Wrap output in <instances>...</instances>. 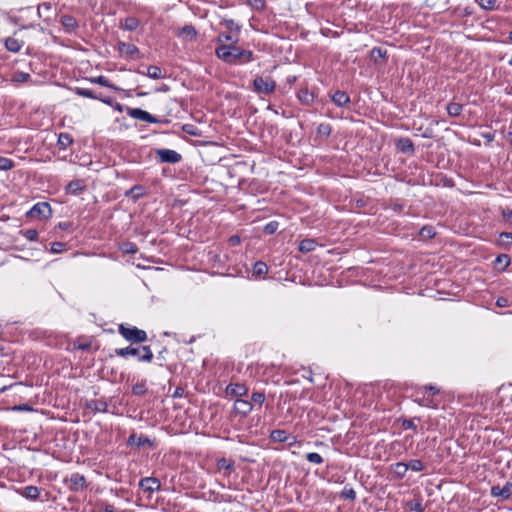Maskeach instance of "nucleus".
I'll return each instance as SVG.
<instances>
[{
  "instance_id": "nucleus-1",
  "label": "nucleus",
  "mask_w": 512,
  "mask_h": 512,
  "mask_svg": "<svg viewBox=\"0 0 512 512\" xmlns=\"http://www.w3.org/2000/svg\"><path fill=\"white\" fill-rule=\"evenodd\" d=\"M115 354L123 358L135 356L138 361L143 362H151L153 359V352L149 346L133 347L130 345L125 348H117L115 349Z\"/></svg>"
},
{
  "instance_id": "nucleus-2",
  "label": "nucleus",
  "mask_w": 512,
  "mask_h": 512,
  "mask_svg": "<svg viewBox=\"0 0 512 512\" xmlns=\"http://www.w3.org/2000/svg\"><path fill=\"white\" fill-rule=\"evenodd\" d=\"M238 52H241V48H239L235 44H233V45L221 44V45H218L215 50L216 56L220 60H222L223 62L228 63V64L238 63L239 55H240Z\"/></svg>"
},
{
  "instance_id": "nucleus-3",
  "label": "nucleus",
  "mask_w": 512,
  "mask_h": 512,
  "mask_svg": "<svg viewBox=\"0 0 512 512\" xmlns=\"http://www.w3.org/2000/svg\"><path fill=\"white\" fill-rule=\"evenodd\" d=\"M119 333L132 343H142L147 340V334L144 330L138 329L134 326L119 325Z\"/></svg>"
},
{
  "instance_id": "nucleus-4",
  "label": "nucleus",
  "mask_w": 512,
  "mask_h": 512,
  "mask_svg": "<svg viewBox=\"0 0 512 512\" xmlns=\"http://www.w3.org/2000/svg\"><path fill=\"white\" fill-rule=\"evenodd\" d=\"M253 87L256 93L269 95L275 91L276 82L268 76H256L253 80Z\"/></svg>"
},
{
  "instance_id": "nucleus-5",
  "label": "nucleus",
  "mask_w": 512,
  "mask_h": 512,
  "mask_svg": "<svg viewBox=\"0 0 512 512\" xmlns=\"http://www.w3.org/2000/svg\"><path fill=\"white\" fill-rule=\"evenodd\" d=\"M51 214L52 209L47 202H38L33 205L26 215L29 218L46 219L49 218Z\"/></svg>"
},
{
  "instance_id": "nucleus-6",
  "label": "nucleus",
  "mask_w": 512,
  "mask_h": 512,
  "mask_svg": "<svg viewBox=\"0 0 512 512\" xmlns=\"http://www.w3.org/2000/svg\"><path fill=\"white\" fill-rule=\"evenodd\" d=\"M127 114L137 120L149 122V123H160V120L155 116L151 115L149 112L142 110L140 108H130L126 109Z\"/></svg>"
},
{
  "instance_id": "nucleus-7",
  "label": "nucleus",
  "mask_w": 512,
  "mask_h": 512,
  "mask_svg": "<svg viewBox=\"0 0 512 512\" xmlns=\"http://www.w3.org/2000/svg\"><path fill=\"white\" fill-rule=\"evenodd\" d=\"M156 155L159 157L160 161L163 163H178L181 161V155L170 149H157Z\"/></svg>"
},
{
  "instance_id": "nucleus-8",
  "label": "nucleus",
  "mask_w": 512,
  "mask_h": 512,
  "mask_svg": "<svg viewBox=\"0 0 512 512\" xmlns=\"http://www.w3.org/2000/svg\"><path fill=\"white\" fill-rule=\"evenodd\" d=\"M139 487L145 492L153 493L160 490L161 483L159 479L155 477H144L139 481Z\"/></svg>"
},
{
  "instance_id": "nucleus-9",
  "label": "nucleus",
  "mask_w": 512,
  "mask_h": 512,
  "mask_svg": "<svg viewBox=\"0 0 512 512\" xmlns=\"http://www.w3.org/2000/svg\"><path fill=\"white\" fill-rule=\"evenodd\" d=\"M127 444L130 446H136L138 448L148 446L152 448L154 446V443L151 439L144 435H137L135 433L131 434L128 437Z\"/></svg>"
},
{
  "instance_id": "nucleus-10",
  "label": "nucleus",
  "mask_w": 512,
  "mask_h": 512,
  "mask_svg": "<svg viewBox=\"0 0 512 512\" xmlns=\"http://www.w3.org/2000/svg\"><path fill=\"white\" fill-rule=\"evenodd\" d=\"M252 409L253 405L248 400L237 399L234 403V411L241 416H247Z\"/></svg>"
},
{
  "instance_id": "nucleus-11",
  "label": "nucleus",
  "mask_w": 512,
  "mask_h": 512,
  "mask_svg": "<svg viewBox=\"0 0 512 512\" xmlns=\"http://www.w3.org/2000/svg\"><path fill=\"white\" fill-rule=\"evenodd\" d=\"M86 188L85 182L82 179H75L70 181L66 186V193L70 195H78Z\"/></svg>"
},
{
  "instance_id": "nucleus-12",
  "label": "nucleus",
  "mask_w": 512,
  "mask_h": 512,
  "mask_svg": "<svg viewBox=\"0 0 512 512\" xmlns=\"http://www.w3.org/2000/svg\"><path fill=\"white\" fill-rule=\"evenodd\" d=\"M118 51L120 52V54L129 58H134L135 55L139 54V49L134 44L126 42L118 43Z\"/></svg>"
},
{
  "instance_id": "nucleus-13",
  "label": "nucleus",
  "mask_w": 512,
  "mask_h": 512,
  "mask_svg": "<svg viewBox=\"0 0 512 512\" xmlns=\"http://www.w3.org/2000/svg\"><path fill=\"white\" fill-rule=\"evenodd\" d=\"M226 394L235 396V397H241L247 394L248 389L245 385L240 383H231L226 387L225 390Z\"/></svg>"
},
{
  "instance_id": "nucleus-14",
  "label": "nucleus",
  "mask_w": 512,
  "mask_h": 512,
  "mask_svg": "<svg viewBox=\"0 0 512 512\" xmlns=\"http://www.w3.org/2000/svg\"><path fill=\"white\" fill-rule=\"evenodd\" d=\"M60 23L67 33H72L78 28V21L72 15H63Z\"/></svg>"
},
{
  "instance_id": "nucleus-15",
  "label": "nucleus",
  "mask_w": 512,
  "mask_h": 512,
  "mask_svg": "<svg viewBox=\"0 0 512 512\" xmlns=\"http://www.w3.org/2000/svg\"><path fill=\"white\" fill-rule=\"evenodd\" d=\"M292 439L293 441L289 443V446H292L295 442H296V438L294 436H289L285 430H280V429H276V430H273L271 433H270V439L273 441V442H285L287 441L288 439Z\"/></svg>"
},
{
  "instance_id": "nucleus-16",
  "label": "nucleus",
  "mask_w": 512,
  "mask_h": 512,
  "mask_svg": "<svg viewBox=\"0 0 512 512\" xmlns=\"http://www.w3.org/2000/svg\"><path fill=\"white\" fill-rule=\"evenodd\" d=\"M512 493V484L506 483L504 487L493 486L491 488V495L494 497H501L502 499H508Z\"/></svg>"
},
{
  "instance_id": "nucleus-17",
  "label": "nucleus",
  "mask_w": 512,
  "mask_h": 512,
  "mask_svg": "<svg viewBox=\"0 0 512 512\" xmlns=\"http://www.w3.org/2000/svg\"><path fill=\"white\" fill-rule=\"evenodd\" d=\"M70 489L73 491H79L86 485V479L79 473H74L69 478Z\"/></svg>"
},
{
  "instance_id": "nucleus-18",
  "label": "nucleus",
  "mask_w": 512,
  "mask_h": 512,
  "mask_svg": "<svg viewBox=\"0 0 512 512\" xmlns=\"http://www.w3.org/2000/svg\"><path fill=\"white\" fill-rule=\"evenodd\" d=\"M332 101L338 107H346L350 104V97L346 92L338 90L332 95Z\"/></svg>"
},
{
  "instance_id": "nucleus-19",
  "label": "nucleus",
  "mask_w": 512,
  "mask_h": 512,
  "mask_svg": "<svg viewBox=\"0 0 512 512\" xmlns=\"http://www.w3.org/2000/svg\"><path fill=\"white\" fill-rule=\"evenodd\" d=\"M86 407L93 413L106 412L108 404L104 400L95 399L88 401Z\"/></svg>"
},
{
  "instance_id": "nucleus-20",
  "label": "nucleus",
  "mask_w": 512,
  "mask_h": 512,
  "mask_svg": "<svg viewBox=\"0 0 512 512\" xmlns=\"http://www.w3.org/2000/svg\"><path fill=\"white\" fill-rule=\"evenodd\" d=\"M396 147L403 153H413L414 152V144L411 139L407 137L399 138L396 142Z\"/></svg>"
},
{
  "instance_id": "nucleus-21",
  "label": "nucleus",
  "mask_w": 512,
  "mask_h": 512,
  "mask_svg": "<svg viewBox=\"0 0 512 512\" xmlns=\"http://www.w3.org/2000/svg\"><path fill=\"white\" fill-rule=\"evenodd\" d=\"M23 46L24 42L15 37H8L5 40V47L10 52L17 53L22 49Z\"/></svg>"
},
{
  "instance_id": "nucleus-22",
  "label": "nucleus",
  "mask_w": 512,
  "mask_h": 512,
  "mask_svg": "<svg viewBox=\"0 0 512 512\" xmlns=\"http://www.w3.org/2000/svg\"><path fill=\"white\" fill-rule=\"evenodd\" d=\"M408 470L409 469L407 463L404 462H397L391 466V473L397 479H402L406 475Z\"/></svg>"
},
{
  "instance_id": "nucleus-23",
  "label": "nucleus",
  "mask_w": 512,
  "mask_h": 512,
  "mask_svg": "<svg viewBox=\"0 0 512 512\" xmlns=\"http://www.w3.org/2000/svg\"><path fill=\"white\" fill-rule=\"evenodd\" d=\"M73 143V138L68 133H60L58 136L57 145L60 149L65 150Z\"/></svg>"
},
{
  "instance_id": "nucleus-24",
  "label": "nucleus",
  "mask_w": 512,
  "mask_h": 512,
  "mask_svg": "<svg viewBox=\"0 0 512 512\" xmlns=\"http://www.w3.org/2000/svg\"><path fill=\"white\" fill-rule=\"evenodd\" d=\"M22 495L30 500H36L40 495V490L36 486H27L23 489Z\"/></svg>"
},
{
  "instance_id": "nucleus-25",
  "label": "nucleus",
  "mask_w": 512,
  "mask_h": 512,
  "mask_svg": "<svg viewBox=\"0 0 512 512\" xmlns=\"http://www.w3.org/2000/svg\"><path fill=\"white\" fill-rule=\"evenodd\" d=\"M317 246L313 239H304L299 243V250L303 253L312 252Z\"/></svg>"
},
{
  "instance_id": "nucleus-26",
  "label": "nucleus",
  "mask_w": 512,
  "mask_h": 512,
  "mask_svg": "<svg viewBox=\"0 0 512 512\" xmlns=\"http://www.w3.org/2000/svg\"><path fill=\"white\" fill-rule=\"evenodd\" d=\"M140 25V21L135 17H127L121 24V27L128 31L136 30Z\"/></svg>"
},
{
  "instance_id": "nucleus-27",
  "label": "nucleus",
  "mask_w": 512,
  "mask_h": 512,
  "mask_svg": "<svg viewBox=\"0 0 512 512\" xmlns=\"http://www.w3.org/2000/svg\"><path fill=\"white\" fill-rule=\"evenodd\" d=\"M268 272V266L266 265V263L262 262V261H257L254 265H253V276H256V277H261V276H264L266 275Z\"/></svg>"
},
{
  "instance_id": "nucleus-28",
  "label": "nucleus",
  "mask_w": 512,
  "mask_h": 512,
  "mask_svg": "<svg viewBox=\"0 0 512 512\" xmlns=\"http://www.w3.org/2000/svg\"><path fill=\"white\" fill-rule=\"evenodd\" d=\"M217 42L219 43V45L225 44V43H230L229 45L236 44L238 42L237 34L233 35V34L221 33L217 37Z\"/></svg>"
},
{
  "instance_id": "nucleus-29",
  "label": "nucleus",
  "mask_w": 512,
  "mask_h": 512,
  "mask_svg": "<svg viewBox=\"0 0 512 512\" xmlns=\"http://www.w3.org/2000/svg\"><path fill=\"white\" fill-rule=\"evenodd\" d=\"M298 98L303 104L309 105L313 102L314 96L307 89H301L298 92Z\"/></svg>"
},
{
  "instance_id": "nucleus-30",
  "label": "nucleus",
  "mask_w": 512,
  "mask_h": 512,
  "mask_svg": "<svg viewBox=\"0 0 512 512\" xmlns=\"http://www.w3.org/2000/svg\"><path fill=\"white\" fill-rule=\"evenodd\" d=\"M238 53L240 54L238 63L245 64L255 60L254 54L250 50L241 49V52Z\"/></svg>"
},
{
  "instance_id": "nucleus-31",
  "label": "nucleus",
  "mask_w": 512,
  "mask_h": 512,
  "mask_svg": "<svg viewBox=\"0 0 512 512\" xmlns=\"http://www.w3.org/2000/svg\"><path fill=\"white\" fill-rule=\"evenodd\" d=\"M462 105L456 102H451L447 105V112L450 116H458L462 112Z\"/></svg>"
},
{
  "instance_id": "nucleus-32",
  "label": "nucleus",
  "mask_w": 512,
  "mask_h": 512,
  "mask_svg": "<svg viewBox=\"0 0 512 512\" xmlns=\"http://www.w3.org/2000/svg\"><path fill=\"white\" fill-rule=\"evenodd\" d=\"M416 403H418L420 406L424 407H430V408H436V404L433 402L432 398L429 396L426 397L425 394H423L422 397H416L414 400Z\"/></svg>"
},
{
  "instance_id": "nucleus-33",
  "label": "nucleus",
  "mask_w": 512,
  "mask_h": 512,
  "mask_svg": "<svg viewBox=\"0 0 512 512\" xmlns=\"http://www.w3.org/2000/svg\"><path fill=\"white\" fill-rule=\"evenodd\" d=\"M147 76L152 79H160L163 77L162 70L158 66L151 65L147 68Z\"/></svg>"
},
{
  "instance_id": "nucleus-34",
  "label": "nucleus",
  "mask_w": 512,
  "mask_h": 512,
  "mask_svg": "<svg viewBox=\"0 0 512 512\" xmlns=\"http://www.w3.org/2000/svg\"><path fill=\"white\" fill-rule=\"evenodd\" d=\"M181 34L188 39H194L197 36L196 29L192 25H185L181 29Z\"/></svg>"
},
{
  "instance_id": "nucleus-35",
  "label": "nucleus",
  "mask_w": 512,
  "mask_h": 512,
  "mask_svg": "<svg viewBox=\"0 0 512 512\" xmlns=\"http://www.w3.org/2000/svg\"><path fill=\"white\" fill-rule=\"evenodd\" d=\"M29 79H30V74L21 72V71L15 72L12 76V81L15 83H24V82H27Z\"/></svg>"
},
{
  "instance_id": "nucleus-36",
  "label": "nucleus",
  "mask_w": 512,
  "mask_h": 512,
  "mask_svg": "<svg viewBox=\"0 0 512 512\" xmlns=\"http://www.w3.org/2000/svg\"><path fill=\"white\" fill-rule=\"evenodd\" d=\"M407 466H408V469H411L412 471H415V472H420V471L424 470V468H425L424 463L419 459H413V460L409 461V463H407Z\"/></svg>"
},
{
  "instance_id": "nucleus-37",
  "label": "nucleus",
  "mask_w": 512,
  "mask_h": 512,
  "mask_svg": "<svg viewBox=\"0 0 512 512\" xmlns=\"http://www.w3.org/2000/svg\"><path fill=\"white\" fill-rule=\"evenodd\" d=\"M341 497L344 499L354 501L356 499V492L352 487L346 485L341 492Z\"/></svg>"
},
{
  "instance_id": "nucleus-38",
  "label": "nucleus",
  "mask_w": 512,
  "mask_h": 512,
  "mask_svg": "<svg viewBox=\"0 0 512 512\" xmlns=\"http://www.w3.org/2000/svg\"><path fill=\"white\" fill-rule=\"evenodd\" d=\"M306 459L310 463L317 464V465H320L324 462L323 457L319 453H316V452L307 453Z\"/></svg>"
},
{
  "instance_id": "nucleus-39",
  "label": "nucleus",
  "mask_w": 512,
  "mask_h": 512,
  "mask_svg": "<svg viewBox=\"0 0 512 512\" xmlns=\"http://www.w3.org/2000/svg\"><path fill=\"white\" fill-rule=\"evenodd\" d=\"M144 194L143 187L140 185L133 186L127 193V196H132L134 199L141 197Z\"/></svg>"
},
{
  "instance_id": "nucleus-40",
  "label": "nucleus",
  "mask_w": 512,
  "mask_h": 512,
  "mask_svg": "<svg viewBox=\"0 0 512 512\" xmlns=\"http://www.w3.org/2000/svg\"><path fill=\"white\" fill-rule=\"evenodd\" d=\"M14 167V162L7 157H0V170L8 171Z\"/></svg>"
},
{
  "instance_id": "nucleus-41",
  "label": "nucleus",
  "mask_w": 512,
  "mask_h": 512,
  "mask_svg": "<svg viewBox=\"0 0 512 512\" xmlns=\"http://www.w3.org/2000/svg\"><path fill=\"white\" fill-rule=\"evenodd\" d=\"M76 94L85 98L97 99L93 91L87 88H76Z\"/></svg>"
},
{
  "instance_id": "nucleus-42",
  "label": "nucleus",
  "mask_w": 512,
  "mask_h": 512,
  "mask_svg": "<svg viewBox=\"0 0 512 512\" xmlns=\"http://www.w3.org/2000/svg\"><path fill=\"white\" fill-rule=\"evenodd\" d=\"M21 233L28 241H36L38 239V235H39L38 231L35 229H27V230L21 231Z\"/></svg>"
},
{
  "instance_id": "nucleus-43",
  "label": "nucleus",
  "mask_w": 512,
  "mask_h": 512,
  "mask_svg": "<svg viewBox=\"0 0 512 512\" xmlns=\"http://www.w3.org/2000/svg\"><path fill=\"white\" fill-rule=\"evenodd\" d=\"M230 32H233L235 31L236 34L239 33L240 31V26L235 23L234 20L232 19H229V20H224L223 23H222Z\"/></svg>"
},
{
  "instance_id": "nucleus-44",
  "label": "nucleus",
  "mask_w": 512,
  "mask_h": 512,
  "mask_svg": "<svg viewBox=\"0 0 512 512\" xmlns=\"http://www.w3.org/2000/svg\"><path fill=\"white\" fill-rule=\"evenodd\" d=\"M90 81L95 84H99L104 87H113L112 84H110L109 80L105 76H97L94 78H91Z\"/></svg>"
},
{
  "instance_id": "nucleus-45",
  "label": "nucleus",
  "mask_w": 512,
  "mask_h": 512,
  "mask_svg": "<svg viewBox=\"0 0 512 512\" xmlns=\"http://www.w3.org/2000/svg\"><path fill=\"white\" fill-rule=\"evenodd\" d=\"M499 240L503 245L512 246V233L511 232H502L499 235Z\"/></svg>"
},
{
  "instance_id": "nucleus-46",
  "label": "nucleus",
  "mask_w": 512,
  "mask_h": 512,
  "mask_svg": "<svg viewBox=\"0 0 512 512\" xmlns=\"http://www.w3.org/2000/svg\"><path fill=\"white\" fill-rule=\"evenodd\" d=\"M435 235L434 228L431 226H424L420 230V236L423 238H432Z\"/></svg>"
},
{
  "instance_id": "nucleus-47",
  "label": "nucleus",
  "mask_w": 512,
  "mask_h": 512,
  "mask_svg": "<svg viewBox=\"0 0 512 512\" xmlns=\"http://www.w3.org/2000/svg\"><path fill=\"white\" fill-rule=\"evenodd\" d=\"M217 466H218V469L220 470H226V471H231L232 468H233V465L232 463H230L228 460H226L225 458H222L220 459L218 462H217Z\"/></svg>"
},
{
  "instance_id": "nucleus-48",
  "label": "nucleus",
  "mask_w": 512,
  "mask_h": 512,
  "mask_svg": "<svg viewBox=\"0 0 512 512\" xmlns=\"http://www.w3.org/2000/svg\"><path fill=\"white\" fill-rule=\"evenodd\" d=\"M251 400L256 404L262 405L265 401V395L262 392H254L251 395Z\"/></svg>"
},
{
  "instance_id": "nucleus-49",
  "label": "nucleus",
  "mask_w": 512,
  "mask_h": 512,
  "mask_svg": "<svg viewBox=\"0 0 512 512\" xmlns=\"http://www.w3.org/2000/svg\"><path fill=\"white\" fill-rule=\"evenodd\" d=\"M146 386L144 383H136L135 385H133L132 387V392L135 394V395H143L145 392H146Z\"/></svg>"
},
{
  "instance_id": "nucleus-50",
  "label": "nucleus",
  "mask_w": 512,
  "mask_h": 512,
  "mask_svg": "<svg viewBox=\"0 0 512 512\" xmlns=\"http://www.w3.org/2000/svg\"><path fill=\"white\" fill-rule=\"evenodd\" d=\"M317 131L319 134L328 137L331 134V127L329 124L322 123L318 126Z\"/></svg>"
},
{
  "instance_id": "nucleus-51",
  "label": "nucleus",
  "mask_w": 512,
  "mask_h": 512,
  "mask_svg": "<svg viewBox=\"0 0 512 512\" xmlns=\"http://www.w3.org/2000/svg\"><path fill=\"white\" fill-rule=\"evenodd\" d=\"M277 228H278V223L275 221H272V222L268 223L267 225H265L264 232L266 234L271 235L276 232Z\"/></svg>"
},
{
  "instance_id": "nucleus-52",
  "label": "nucleus",
  "mask_w": 512,
  "mask_h": 512,
  "mask_svg": "<svg viewBox=\"0 0 512 512\" xmlns=\"http://www.w3.org/2000/svg\"><path fill=\"white\" fill-rule=\"evenodd\" d=\"M495 0H480L479 4L485 10H492L495 6Z\"/></svg>"
},
{
  "instance_id": "nucleus-53",
  "label": "nucleus",
  "mask_w": 512,
  "mask_h": 512,
  "mask_svg": "<svg viewBox=\"0 0 512 512\" xmlns=\"http://www.w3.org/2000/svg\"><path fill=\"white\" fill-rule=\"evenodd\" d=\"M65 248V244L62 242H54L51 245V252L53 253H61Z\"/></svg>"
},
{
  "instance_id": "nucleus-54",
  "label": "nucleus",
  "mask_w": 512,
  "mask_h": 512,
  "mask_svg": "<svg viewBox=\"0 0 512 512\" xmlns=\"http://www.w3.org/2000/svg\"><path fill=\"white\" fill-rule=\"evenodd\" d=\"M502 262H504L505 267L508 266L510 264V257L506 254L499 255L496 258L495 263H502Z\"/></svg>"
},
{
  "instance_id": "nucleus-55",
  "label": "nucleus",
  "mask_w": 512,
  "mask_h": 512,
  "mask_svg": "<svg viewBox=\"0 0 512 512\" xmlns=\"http://www.w3.org/2000/svg\"><path fill=\"white\" fill-rule=\"evenodd\" d=\"M99 512H115V507L112 504H102L99 507Z\"/></svg>"
},
{
  "instance_id": "nucleus-56",
  "label": "nucleus",
  "mask_w": 512,
  "mask_h": 512,
  "mask_svg": "<svg viewBox=\"0 0 512 512\" xmlns=\"http://www.w3.org/2000/svg\"><path fill=\"white\" fill-rule=\"evenodd\" d=\"M424 390H425V392L429 393L430 395H436L439 393V389L433 385L424 386Z\"/></svg>"
},
{
  "instance_id": "nucleus-57",
  "label": "nucleus",
  "mask_w": 512,
  "mask_h": 512,
  "mask_svg": "<svg viewBox=\"0 0 512 512\" xmlns=\"http://www.w3.org/2000/svg\"><path fill=\"white\" fill-rule=\"evenodd\" d=\"M496 305L498 307H508L509 306V300L505 297H499L496 300Z\"/></svg>"
},
{
  "instance_id": "nucleus-58",
  "label": "nucleus",
  "mask_w": 512,
  "mask_h": 512,
  "mask_svg": "<svg viewBox=\"0 0 512 512\" xmlns=\"http://www.w3.org/2000/svg\"><path fill=\"white\" fill-rule=\"evenodd\" d=\"M404 429H415L416 426L412 420H404L402 424Z\"/></svg>"
},
{
  "instance_id": "nucleus-59",
  "label": "nucleus",
  "mask_w": 512,
  "mask_h": 512,
  "mask_svg": "<svg viewBox=\"0 0 512 512\" xmlns=\"http://www.w3.org/2000/svg\"><path fill=\"white\" fill-rule=\"evenodd\" d=\"M503 217L506 219H512V210H510V209L504 210Z\"/></svg>"
},
{
  "instance_id": "nucleus-60",
  "label": "nucleus",
  "mask_w": 512,
  "mask_h": 512,
  "mask_svg": "<svg viewBox=\"0 0 512 512\" xmlns=\"http://www.w3.org/2000/svg\"><path fill=\"white\" fill-rule=\"evenodd\" d=\"M256 7L263 8L265 3L263 0H253ZM250 3H252V0H249Z\"/></svg>"
},
{
  "instance_id": "nucleus-61",
  "label": "nucleus",
  "mask_w": 512,
  "mask_h": 512,
  "mask_svg": "<svg viewBox=\"0 0 512 512\" xmlns=\"http://www.w3.org/2000/svg\"><path fill=\"white\" fill-rule=\"evenodd\" d=\"M128 245H129V247L125 251L128 253H135L137 250L136 246L134 244H128Z\"/></svg>"
},
{
  "instance_id": "nucleus-62",
  "label": "nucleus",
  "mask_w": 512,
  "mask_h": 512,
  "mask_svg": "<svg viewBox=\"0 0 512 512\" xmlns=\"http://www.w3.org/2000/svg\"><path fill=\"white\" fill-rule=\"evenodd\" d=\"M230 242H231L232 244H237V243H239V242H240V238H239L238 236H232V237L230 238Z\"/></svg>"
},
{
  "instance_id": "nucleus-63",
  "label": "nucleus",
  "mask_w": 512,
  "mask_h": 512,
  "mask_svg": "<svg viewBox=\"0 0 512 512\" xmlns=\"http://www.w3.org/2000/svg\"><path fill=\"white\" fill-rule=\"evenodd\" d=\"M115 109L118 110L119 112H122L123 111V106L120 103H117L115 105Z\"/></svg>"
},
{
  "instance_id": "nucleus-64",
  "label": "nucleus",
  "mask_w": 512,
  "mask_h": 512,
  "mask_svg": "<svg viewBox=\"0 0 512 512\" xmlns=\"http://www.w3.org/2000/svg\"><path fill=\"white\" fill-rule=\"evenodd\" d=\"M375 52H377V55H380V56L382 55V51H381V49H380V48H374V49L372 50V53H375Z\"/></svg>"
}]
</instances>
